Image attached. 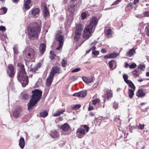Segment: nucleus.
Wrapping results in <instances>:
<instances>
[{
    "label": "nucleus",
    "mask_w": 149,
    "mask_h": 149,
    "mask_svg": "<svg viewBox=\"0 0 149 149\" xmlns=\"http://www.w3.org/2000/svg\"><path fill=\"white\" fill-rule=\"evenodd\" d=\"M98 20L95 17H93L91 19L90 24L88 25L84 30L83 35L84 38L88 39L91 36L93 32V30L95 29L98 23Z\"/></svg>",
    "instance_id": "1"
},
{
    "label": "nucleus",
    "mask_w": 149,
    "mask_h": 149,
    "mask_svg": "<svg viewBox=\"0 0 149 149\" xmlns=\"http://www.w3.org/2000/svg\"><path fill=\"white\" fill-rule=\"evenodd\" d=\"M32 95L29 102L28 103V110L31 111L33 107L40 100L42 96V92L38 89H35L32 91Z\"/></svg>",
    "instance_id": "2"
},
{
    "label": "nucleus",
    "mask_w": 149,
    "mask_h": 149,
    "mask_svg": "<svg viewBox=\"0 0 149 149\" xmlns=\"http://www.w3.org/2000/svg\"><path fill=\"white\" fill-rule=\"evenodd\" d=\"M18 66L19 68V72L18 74V78L22 84L23 87H25L29 83L28 77L26 76L24 66L21 64H18Z\"/></svg>",
    "instance_id": "3"
},
{
    "label": "nucleus",
    "mask_w": 149,
    "mask_h": 149,
    "mask_svg": "<svg viewBox=\"0 0 149 149\" xmlns=\"http://www.w3.org/2000/svg\"><path fill=\"white\" fill-rule=\"evenodd\" d=\"M27 30L30 38L34 39L38 37V34L40 30V28L37 27H28Z\"/></svg>",
    "instance_id": "4"
},
{
    "label": "nucleus",
    "mask_w": 149,
    "mask_h": 149,
    "mask_svg": "<svg viewBox=\"0 0 149 149\" xmlns=\"http://www.w3.org/2000/svg\"><path fill=\"white\" fill-rule=\"evenodd\" d=\"M82 126L84 129L82 127L79 128L76 132V136L78 138H82L89 130V127L87 125H84Z\"/></svg>",
    "instance_id": "5"
},
{
    "label": "nucleus",
    "mask_w": 149,
    "mask_h": 149,
    "mask_svg": "<svg viewBox=\"0 0 149 149\" xmlns=\"http://www.w3.org/2000/svg\"><path fill=\"white\" fill-rule=\"evenodd\" d=\"M55 39L56 41L58 42L59 44V46L56 48V49L60 50L62 48L63 44V37L61 34V31H56Z\"/></svg>",
    "instance_id": "6"
},
{
    "label": "nucleus",
    "mask_w": 149,
    "mask_h": 149,
    "mask_svg": "<svg viewBox=\"0 0 149 149\" xmlns=\"http://www.w3.org/2000/svg\"><path fill=\"white\" fill-rule=\"evenodd\" d=\"M26 57L28 59H33L35 55V53L33 49L30 47H26L23 52Z\"/></svg>",
    "instance_id": "7"
},
{
    "label": "nucleus",
    "mask_w": 149,
    "mask_h": 149,
    "mask_svg": "<svg viewBox=\"0 0 149 149\" xmlns=\"http://www.w3.org/2000/svg\"><path fill=\"white\" fill-rule=\"evenodd\" d=\"M75 5L71 6L69 8V10L70 12V14L67 16V24H70L72 21L73 19L74 11V6Z\"/></svg>",
    "instance_id": "8"
},
{
    "label": "nucleus",
    "mask_w": 149,
    "mask_h": 149,
    "mask_svg": "<svg viewBox=\"0 0 149 149\" xmlns=\"http://www.w3.org/2000/svg\"><path fill=\"white\" fill-rule=\"evenodd\" d=\"M7 72L8 75L10 77H13L15 74V69L14 66L12 64H10L8 65Z\"/></svg>",
    "instance_id": "9"
},
{
    "label": "nucleus",
    "mask_w": 149,
    "mask_h": 149,
    "mask_svg": "<svg viewBox=\"0 0 149 149\" xmlns=\"http://www.w3.org/2000/svg\"><path fill=\"white\" fill-rule=\"evenodd\" d=\"M22 111V109L21 107H17L13 112L14 117L16 118H19L21 115Z\"/></svg>",
    "instance_id": "10"
},
{
    "label": "nucleus",
    "mask_w": 149,
    "mask_h": 149,
    "mask_svg": "<svg viewBox=\"0 0 149 149\" xmlns=\"http://www.w3.org/2000/svg\"><path fill=\"white\" fill-rule=\"evenodd\" d=\"M60 70V68L57 66L53 67L50 72L51 76L54 77V75L56 74L59 73Z\"/></svg>",
    "instance_id": "11"
},
{
    "label": "nucleus",
    "mask_w": 149,
    "mask_h": 149,
    "mask_svg": "<svg viewBox=\"0 0 149 149\" xmlns=\"http://www.w3.org/2000/svg\"><path fill=\"white\" fill-rule=\"evenodd\" d=\"M112 96V93L111 91H107L105 95H103L102 97L104 99V102H105L106 101V97L108 100Z\"/></svg>",
    "instance_id": "12"
},
{
    "label": "nucleus",
    "mask_w": 149,
    "mask_h": 149,
    "mask_svg": "<svg viewBox=\"0 0 149 149\" xmlns=\"http://www.w3.org/2000/svg\"><path fill=\"white\" fill-rule=\"evenodd\" d=\"M97 43V42L96 41H94L93 42L91 45H93V47H92V52L93 54L95 56H97L99 55V52L98 51L95 50L96 47L95 46V45Z\"/></svg>",
    "instance_id": "13"
},
{
    "label": "nucleus",
    "mask_w": 149,
    "mask_h": 149,
    "mask_svg": "<svg viewBox=\"0 0 149 149\" xmlns=\"http://www.w3.org/2000/svg\"><path fill=\"white\" fill-rule=\"evenodd\" d=\"M25 145V142L24 139L21 137L19 141V146L22 149H23Z\"/></svg>",
    "instance_id": "14"
},
{
    "label": "nucleus",
    "mask_w": 149,
    "mask_h": 149,
    "mask_svg": "<svg viewBox=\"0 0 149 149\" xmlns=\"http://www.w3.org/2000/svg\"><path fill=\"white\" fill-rule=\"evenodd\" d=\"M51 76V75L50 74L47 79L46 84L47 86H49L51 84L52 81L54 77H52Z\"/></svg>",
    "instance_id": "15"
},
{
    "label": "nucleus",
    "mask_w": 149,
    "mask_h": 149,
    "mask_svg": "<svg viewBox=\"0 0 149 149\" xmlns=\"http://www.w3.org/2000/svg\"><path fill=\"white\" fill-rule=\"evenodd\" d=\"M70 127V126L67 123H65L63 125L61 126L60 127L63 131L66 132L68 131Z\"/></svg>",
    "instance_id": "16"
},
{
    "label": "nucleus",
    "mask_w": 149,
    "mask_h": 149,
    "mask_svg": "<svg viewBox=\"0 0 149 149\" xmlns=\"http://www.w3.org/2000/svg\"><path fill=\"white\" fill-rule=\"evenodd\" d=\"M43 11L44 16L45 17V19H46L47 17L49 16V14L47 6L45 5H44L43 8Z\"/></svg>",
    "instance_id": "17"
},
{
    "label": "nucleus",
    "mask_w": 149,
    "mask_h": 149,
    "mask_svg": "<svg viewBox=\"0 0 149 149\" xmlns=\"http://www.w3.org/2000/svg\"><path fill=\"white\" fill-rule=\"evenodd\" d=\"M83 29V27L81 24H78L76 26L75 32L81 33Z\"/></svg>",
    "instance_id": "18"
},
{
    "label": "nucleus",
    "mask_w": 149,
    "mask_h": 149,
    "mask_svg": "<svg viewBox=\"0 0 149 149\" xmlns=\"http://www.w3.org/2000/svg\"><path fill=\"white\" fill-rule=\"evenodd\" d=\"M50 135L54 138L58 137L59 136L60 134L56 130H54L51 132Z\"/></svg>",
    "instance_id": "19"
},
{
    "label": "nucleus",
    "mask_w": 149,
    "mask_h": 149,
    "mask_svg": "<svg viewBox=\"0 0 149 149\" xmlns=\"http://www.w3.org/2000/svg\"><path fill=\"white\" fill-rule=\"evenodd\" d=\"M118 55V54L115 53H113L109 55L104 56V58L105 59L114 58L117 57Z\"/></svg>",
    "instance_id": "20"
},
{
    "label": "nucleus",
    "mask_w": 149,
    "mask_h": 149,
    "mask_svg": "<svg viewBox=\"0 0 149 149\" xmlns=\"http://www.w3.org/2000/svg\"><path fill=\"white\" fill-rule=\"evenodd\" d=\"M65 111V109H61L60 110L57 111L56 113H54L53 116L54 117L58 116L61 115Z\"/></svg>",
    "instance_id": "21"
},
{
    "label": "nucleus",
    "mask_w": 149,
    "mask_h": 149,
    "mask_svg": "<svg viewBox=\"0 0 149 149\" xmlns=\"http://www.w3.org/2000/svg\"><path fill=\"white\" fill-rule=\"evenodd\" d=\"M46 45L45 43H42L40 45L39 49L40 53L42 54L45 51L46 48Z\"/></svg>",
    "instance_id": "22"
},
{
    "label": "nucleus",
    "mask_w": 149,
    "mask_h": 149,
    "mask_svg": "<svg viewBox=\"0 0 149 149\" xmlns=\"http://www.w3.org/2000/svg\"><path fill=\"white\" fill-rule=\"evenodd\" d=\"M40 11L39 9L38 8H36L33 9L31 12L32 15L34 17H35V16L39 13Z\"/></svg>",
    "instance_id": "23"
},
{
    "label": "nucleus",
    "mask_w": 149,
    "mask_h": 149,
    "mask_svg": "<svg viewBox=\"0 0 149 149\" xmlns=\"http://www.w3.org/2000/svg\"><path fill=\"white\" fill-rule=\"evenodd\" d=\"M82 79L83 81L86 83H91L93 81L92 78L83 77H82Z\"/></svg>",
    "instance_id": "24"
},
{
    "label": "nucleus",
    "mask_w": 149,
    "mask_h": 149,
    "mask_svg": "<svg viewBox=\"0 0 149 149\" xmlns=\"http://www.w3.org/2000/svg\"><path fill=\"white\" fill-rule=\"evenodd\" d=\"M135 53V50L133 49H131L128 52H127V56L130 57L132 56Z\"/></svg>",
    "instance_id": "25"
},
{
    "label": "nucleus",
    "mask_w": 149,
    "mask_h": 149,
    "mask_svg": "<svg viewBox=\"0 0 149 149\" xmlns=\"http://www.w3.org/2000/svg\"><path fill=\"white\" fill-rule=\"evenodd\" d=\"M31 3V0H27L26 1L24 5V7L25 9L28 10L30 8L29 5Z\"/></svg>",
    "instance_id": "26"
},
{
    "label": "nucleus",
    "mask_w": 149,
    "mask_h": 149,
    "mask_svg": "<svg viewBox=\"0 0 149 149\" xmlns=\"http://www.w3.org/2000/svg\"><path fill=\"white\" fill-rule=\"evenodd\" d=\"M145 94L143 92L142 89H140L138 90L137 93V95L138 97H142L145 95Z\"/></svg>",
    "instance_id": "27"
},
{
    "label": "nucleus",
    "mask_w": 149,
    "mask_h": 149,
    "mask_svg": "<svg viewBox=\"0 0 149 149\" xmlns=\"http://www.w3.org/2000/svg\"><path fill=\"white\" fill-rule=\"evenodd\" d=\"M126 83L128 85L129 87L131 88V89H132V90H135V87L131 81L130 80L129 81H128Z\"/></svg>",
    "instance_id": "28"
},
{
    "label": "nucleus",
    "mask_w": 149,
    "mask_h": 149,
    "mask_svg": "<svg viewBox=\"0 0 149 149\" xmlns=\"http://www.w3.org/2000/svg\"><path fill=\"white\" fill-rule=\"evenodd\" d=\"M48 114V113L47 111H44L43 112H41L40 114V117L45 118L46 117Z\"/></svg>",
    "instance_id": "29"
},
{
    "label": "nucleus",
    "mask_w": 149,
    "mask_h": 149,
    "mask_svg": "<svg viewBox=\"0 0 149 149\" xmlns=\"http://www.w3.org/2000/svg\"><path fill=\"white\" fill-rule=\"evenodd\" d=\"M81 35V33L75 32V35L74 37V40L76 41L78 40Z\"/></svg>",
    "instance_id": "30"
},
{
    "label": "nucleus",
    "mask_w": 149,
    "mask_h": 149,
    "mask_svg": "<svg viewBox=\"0 0 149 149\" xmlns=\"http://www.w3.org/2000/svg\"><path fill=\"white\" fill-rule=\"evenodd\" d=\"M135 90H132V89H129L128 93L129 97L130 98H131L134 95V91Z\"/></svg>",
    "instance_id": "31"
},
{
    "label": "nucleus",
    "mask_w": 149,
    "mask_h": 149,
    "mask_svg": "<svg viewBox=\"0 0 149 149\" xmlns=\"http://www.w3.org/2000/svg\"><path fill=\"white\" fill-rule=\"evenodd\" d=\"M7 11V9L6 8H2L0 9V15H2L6 13Z\"/></svg>",
    "instance_id": "32"
},
{
    "label": "nucleus",
    "mask_w": 149,
    "mask_h": 149,
    "mask_svg": "<svg viewBox=\"0 0 149 149\" xmlns=\"http://www.w3.org/2000/svg\"><path fill=\"white\" fill-rule=\"evenodd\" d=\"M132 72L134 75L136 77L138 76L140 74L139 70L138 69L134 70Z\"/></svg>",
    "instance_id": "33"
},
{
    "label": "nucleus",
    "mask_w": 149,
    "mask_h": 149,
    "mask_svg": "<svg viewBox=\"0 0 149 149\" xmlns=\"http://www.w3.org/2000/svg\"><path fill=\"white\" fill-rule=\"evenodd\" d=\"M38 66H35L33 68H31V70L32 72H35L38 69V68H40V63H38Z\"/></svg>",
    "instance_id": "34"
},
{
    "label": "nucleus",
    "mask_w": 149,
    "mask_h": 149,
    "mask_svg": "<svg viewBox=\"0 0 149 149\" xmlns=\"http://www.w3.org/2000/svg\"><path fill=\"white\" fill-rule=\"evenodd\" d=\"M80 95V97H84L86 95V91H83L79 92Z\"/></svg>",
    "instance_id": "35"
},
{
    "label": "nucleus",
    "mask_w": 149,
    "mask_h": 149,
    "mask_svg": "<svg viewBox=\"0 0 149 149\" xmlns=\"http://www.w3.org/2000/svg\"><path fill=\"white\" fill-rule=\"evenodd\" d=\"M111 31L110 29H107L106 32V36L108 38L111 37Z\"/></svg>",
    "instance_id": "36"
},
{
    "label": "nucleus",
    "mask_w": 149,
    "mask_h": 149,
    "mask_svg": "<svg viewBox=\"0 0 149 149\" xmlns=\"http://www.w3.org/2000/svg\"><path fill=\"white\" fill-rule=\"evenodd\" d=\"M138 68L140 70H144L146 67L144 64H140L138 66Z\"/></svg>",
    "instance_id": "37"
},
{
    "label": "nucleus",
    "mask_w": 149,
    "mask_h": 149,
    "mask_svg": "<svg viewBox=\"0 0 149 149\" xmlns=\"http://www.w3.org/2000/svg\"><path fill=\"white\" fill-rule=\"evenodd\" d=\"M123 77L124 80L125 82L126 83L128 81H129L130 80H128V77L127 74H124L123 75Z\"/></svg>",
    "instance_id": "38"
},
{
    "label": "nucleus",
    "mask_w": 149,
    "mask_h": 149,
    "mask_svg": "<svg viewBox=\"0 0 149 149\" xmlns=\"http://www.w3.org/2000/svg\"><path fill=\"white\" fill-rule=\"evenodd\" d=\"M56 54H55L52 51L50 52V58L52 60L56 56Z\"/></svg>",
    "instance_id": "39"
},
{
    "label": "nucleus",
    "mask_w": 149,
    "mask_h": 149,
    "mask_svg": "<svg viewBox=\"0 0 149 149\" xmlns=\"http://www.w3.org/2000/svg\"><path fill=\"white\" fill-rule=\"evenodd\" d=\"M29 97V95L27 94H24L23 95L22 97V99L24 100L28 99Z\"/></svg>",
    "instance_id": "40"
},
{
    "label": "nucleus",
    "mask_w": 149,
    "mask_h": 149,
    "mask_svg": "<svg viewBox=\"0 0 149 149\" xmlns=\"http://www.w3.org/2000/svg\"><path fill=\"white\" fill-rule=\"evenodd\" d=\"M144 127V124H141L140 123L139 124V126H137V127L139 129H140L141 130H143Z\"/></svg>",
    "instance_id": "41"
},
{
    "label": "nucleus",
    "mask_w": 149,
    "mask_h": 149,
    "mask_svg": "<svg viewBox=\"0 0 149 149\" xmlns=\"http://www.w3.org/2000/svg\"><path fill=\"white\" fill-rule=\"evenodd\" d=\"M81 106L80 104H76L73 107V110H77L79 109Z\"/></svg>",
    "instance_id": "42"
},
{
    "label": "nucleus",
    "mask_w": 149,
    "mask_h": 149,
    "mask_svg": "<svg viewBox=\"0 0 149 149\" xmlns=\"http://www.w3.org/2000/svg\"><path fill=\"white\" fill-rule=\"evenodd\" d=\"M14 52L15 54H17L18 52V50L17 47L16 45H15L13 47Z\"/></svg>",
    "instance_id": "43"
},
{
    "label": "nucleus",
    "mask_w": 149,
    "mask_h": 149,
    "mask_svg": "<svg viewBox=\"0 0 149 149\" xmlns=\"http://www.w3.org/2000/svg\"><path fill=\"white\" fill-rule=\"evenodd\" d=\"M87 14L85 12L82 13L81 17L82 19H84L87 17Z\"/></svg>",
    "instance_id": "44"
},
{
    "label": "nucleus",
    "mask_w": 149,
    "mask_h": 149,
    "mask_svg": "<svg viewBox=\"0 0 149 149\" xmlns=\"http://www.w3.org/2000/svg\"><path fill=\"white\" fill-rule=\"evenodd\" d=\"M136 64L135 63H133L129 65V68H130L133 69L135 68L136 67Z\"/></svg>",
    "instance_id": "45"
},
{
    "label": "nucleus",
    "mask_w": 149,
    "mask_h": 149,
    "mask_svg": "<svg viewBox=\"0 0 149 149\" xmlns=\"http://www.w3.org/2000/svg\"><path fill=\"white\" fill-rule=\"evenodd\" d=\"M146 30L147 35L149 36V23L146 26Z\"/></svg>",
    "instance_id": "46"
},
{
    "label": "nucleus",
    "mask_w": 149,
    "mask_h": 149,
    "mask_svg": "<svg viewBox=\"0 0 149 149\" xmlns=\"http://www.w3.org/2000/svg\"><path fill=\"white\" fill-rule=\"evenodd\" d=\"M113 62L114 63V61H111L109 62V67L112 69L113 66Z\"/></svg>",
    "instance_id": "47"
},
{
    "label": "nucleus",
    "mask_w": 149,
    "mask_h": 149,
    "mask_svg": "<svg viewBox=\"0 0 149 149\" xmlns=\"http://www.w3.org/2000/svg\"><path fill=\"white\" fill-rule=\"evenodd\" d=\"M66 62L65 61V60L64 59H63L62 61L61 64L62 66L63 67H64L66 66Z\"/></svg>",
    "instance_id": "48"
},
{
    "label": "nucleus",
    "mask_w": 149,
    "mask_h": 149,
    "mask_svg": "<svg viewBox=\"0 0 149 149\" xmlns=\"http://www.w3.org/2000/svg\"><path fill=\"white\" fill-rule=\"evenodd\" d=\"M80 70H81L80 68H76L74 69L73 70H72V72H78Z\"/></svg>",
    "instance_id": "49"
},
{
    "label": "nucleus",
    "mask_w": 149,
    "mask_h": 149,
    "mask_svg": "<svg viewBox=\"0 0 149 149\" xmlns=\"http://www.w3.org/2000/svg\"><path fill=\"white\" fill-rule=\"evenodd\" d=\"M99 101L100 100L99 99L95 100L93 101V104L95 105L97 102H99Z\"/></svg>",
    "instance_id": "50"
},
{
    "label": "nucleus",
    "mask_w": 149,
    "mask_h": 149,
    "mask_svg": "<svg viewBox=\"0 0 149 149\" xmlns=\"http://www.w3.org/2000/svg\"><path fill=\"white\" fill-rule=\"evenodd\" d=\"M6 28L4 26H0V31H5L6 30Z\"/></svg>",
    "instance_id": "51"
},
{
    "label": "nucleus",
    "mask_w": 149,
    "mask_h": 149,
    "mask_svg": "<svg viewBox=\"0 0 149 149\" xmlns=\"http://www.w3.org/2000/svg\"><path fill=\"white\" fill-rule=\"evenodd\" d=\"M73 95L74 96H77V97H80V95H79V92L78 93H74Z\"/></svg>",
    "instance_id": "52"
},
{
    "label": "nucleus",
    "mask_w": 149,
    "mask_h": 149,
    "mask_svg": "<svg viewBox=\"0 0 149 149\" xmlns=\"http://www.w3.org/2000/svg\"><path fill=\"white\" fill-rule=\"evenodd\" d=\"M120 0H117L116 1L113 3L112 4V5H115L118 4L120 2Z\"/></svg>",
    "instance_id": "53"
},
{
    "label": "nucleus",
    "mask_w": 149,
    "mask_h": 149,
    "mask_svg": "<svg viewBox=\"0 0 149 149\" xmlns=\"http://www.w3.org/2000/svg\"><path fill=\"white\" fill-rule=\"evenodd\" d=\"M144 16L145 17H147L149 16V11L145 12L144 13Z\"/></svg>",
    "instance_id": "54"
},
{
    "label": "nucleus",
    "mask_w": 149,
    "mask_h": 149,
    "mask_svg": "<svg viewBox=\"0 0 149 149\" xmlns=\"http://www.w3.org/2000/svg\"><path fill=\"white\" fill-rule=\"evenodd\" d=\"M102 53H106L107 52V50L105 49H102L101 50Z\"/></svg>",
    "instance_id": "55"
},
{
    "label": "nucleus",
    "mask_w": 149,
    "mask_h": 149,
    "mask_svg": "<svg viewBox=\"0 0 149 149\" xmlns=\"http://www.w3.org/2000/svg\"><path fill=\"white\" fill-rule=\"evenodd\" d=\"M93 109V106H89L88 108V110L91 111Z\"/></svg>",
    "instance_id": "56"
},
{
    "label": "nucleus",
    "mask_w": 149,
    "mask_h": 149,
    "mask_svg": "<svg viewBox=\"0 0 149 149\" xmlns=\"http://www.w3.org/2000/svg\"><path fill=\"white\" fill-rule=\"evenodd\" d=\"M91 50H92V47L91 48H90L88 50H86V53H87V54L88 53L91 51Z\"/></svg>",
    "instance_id": "57"
},
{
    "label": "nucleus",
    "mask_w": 149,
    "mask_h": 149,
    "mask_svg": "<svg viewBox=\"0 0 149 149\" xmlns=\"http://www.w3.org/2000/svg\"><path fill=\"white\" fill-rule=\"evenodd\" d=\"M113 107L115 109H116L118 108V106L116 104H114Z\"/></svg>",
    "instance_id": "58"
},
{
    "label": "nucleus",
    "mask_w": 149,
    "mask_h": 149,
    "mask_svg": "<svg viewBox=\"0 0 149 149\" xmlns=\"http://www.w3.org/2000/svg\"><path fill=\"white\" fill-rule=\"evenodd\" d=\"M139 0H134V5H135L138 2H139Z\"/></svg>",
    "instance_id": "59"
},
{
    "label": "nucleus",
    "mask_w": 149,
    "mask_h": 149,
    "mask_svg": "<svg viewBox=\"0 0 149 149\" xmlns=\"http://www.w3.org/2000/svg\"><path fill=\"white\" fill-rule=\"evenodd\" d=\"M90 116H94V113L92 112H91L90 114H89Z\"/></svg>",
    "instance_id": "60"
},
{
    "label": "nucleus",
    "mask_w": 149,
    "mask_h": 149,
    "mask_svg": "<svg viewBox=\"0 0 149 149\" xmlns=\"http://www.w3.org/2000/svg\"><path fill=\"white\" fill-rule=\"evenodd\" d=\"M14 3H17L19 2V0H12Z\"/></svg>",
    "instance_id": "61"
},
{
    "label": "nucleus",
    "mask_w": 149,
    "mask_h": 149,
    "mask_svg": "<svg viewBox=\"0 0 149 149\" xmlns=\"http://www.w3.org/2000/svg\"><path fill=\"white\" fill-rule=\"evenodd\" d=\"M143 79H139L138 80V81L139 82H141L142 81H143Z\"/></svg>",
    "instance_id": "62"
},
{
    "label": "nucleus",
    "mask_w": 149,
    "mask_h": 149,
    "mask_svg": "<svg viewBox=\"0 0 149 149\" xmlns=\"http://www.w3.org/2000/svg\"><path fill=\"white\" fill-rule=\"evenodd\" d=\"M146 75L147 77H149V72H146Z\"/></svg>",
    "instance_id": "63"
},
{
    "label": "nucleus",
    "mask_w": 149,
    "mask_h": 149,
    "mask_svg": "<svg viewBox=\"0 0 149 149\" xmlns=\"http://www.w3.org/2000/svg\"><path fill=\"white\" fill-rule=\"evenodd\" d=\"M129 66V64L127 63H125V67L127 68Z\"/></svg>",
    "instance_id": "64"
}]
</instances>
